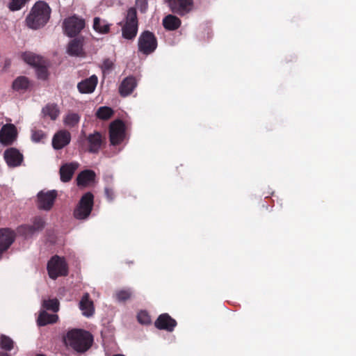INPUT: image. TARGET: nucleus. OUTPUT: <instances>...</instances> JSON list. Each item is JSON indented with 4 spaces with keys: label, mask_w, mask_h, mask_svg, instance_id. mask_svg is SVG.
I'll return each mask as SVG.
<instances>
[{
    "label": "nucleus",
    "mask_w": 356,
    "mask_h": 356,
    "mask_svg": "<svg viewBox=\"0 0 356 356\" xmlns=\"http://www.w3.org/2000/svg\"><path fill=\"white\" fill-rule=\"evenodd\" d=\"M45 138L44 133L41 130H35L32 131L31 138L35 143L40 142Z\"/></svg>",
    "instance_id": "obj_36"
},
{
    "label": "nucleus",
    "mask_w": 356,
    "mask_h": 356,
    "mask_svg": "<svg viewBox=\"0 0 356 356\" xmlns=\"http://www.w3.org/2000/svg\"><path fill=\"white\" fill-rule=\"evenodd\" d=\"M105 195L108 201H112L114 199V193L113 191L108 187H105L104 188Z\"/></svg>",
    "instance_id": "obj_40"
},
{
    "label": "nucleus",
    "mask_w": 356,
    "mask_h": 356,
    "mask_svg": "<svg viewBox=\"0 0 356 356\" xmlns=\"http://www.w3.org/2000/svg\"><path fill=\"white\" fill-rule=\"evenodd\" d=\"M58 319V316L56 314H48L45 310L41 311L38 318V323L40 326H44L49 323H56Z\"/></svg>",
    "instance_id": "obj_22"
},
{
    "label": "nucleus",
    "mask_w": 356,
    "mask_h": 356,
    "mask_svg": "<svg viewBox=\"0 0 356 356\" xmlns=\"http://www.w3.org/2000/svg\"><path fill=\"white\" fill-rule=\"evenodd\" d=\"M113 63L110 59H106L104 60L102 64V69L104 70H111L113 68Z\"/></svg>",
    "instance_id": "obj_39"
},
{
    "label": "nucleus",
    "mask_w": 356,
    "mask_h": 356,
    "mask_svg": "<svg viewBox=\"0 0 356 356\" xmlns=\"http://www.w3.org/2000/svg\"><path fill=\"white\" fill-rule=\"evenodd\" d=\"M47 270L51 279H56L58 276L65 275L67 273L65 260L58 256L53 257L47 264Z\"/></svg>",
    "instance_id": "obj_6"
},
{
    "label": "nucleus",
    "mask_w": 356,
    "mask_h": 356,
    "mask_svg": "<svg viewBox=\"0 0 356 356\" xmlns=\"http://www.w3.org/2000/svg\"><path fill=\"white\" fill-rule=\"evenodd\" d=\"M92 336L82 330H73L67 332L65 339V343L77 352L87 350L92 343Z\"/></svg>",
    "instance_id": "obj_2"
},
{
    "label": "nucleus",
    "mask_w": 356,
    "mask_h": 356,
    "mask_svg": "<svg viewBox=\"0 0 356 356\" xmlns=\"http://www.w3.org/2000/svg\"><path fill=\"white\" fill-rule=\"evenodd\" d=\"M111 24L106 20L102 19L99 17H96L93 19V29L101 34H106L109 32Z\"/></svg>",
    "instance_id": "obj_21"
},
{
    "label": "nucleus",
    "mask_w": 356,
    "mask_h": 356,
    "mask_svg": "<svg viewBox=\"0 0 356 356\" xmlns=\"http://www.w3.org/2000/svg\"><path fill=\"white\" fill-rule=\"evenodd\" d=\"M80 120V116L75 113H70L65 115L63 123L65 126L73 127L76 126Z\"/></svg>",
    "instance_id": "obj_28"
},
{
    "label": "nucleus",
    "mask_w": 356,
    "mask_h": 356,
    "mask_svg": "<svg viewBox=\"0 0 356 356\" xmlns=\"http://www.w3.org/2000/svg\"><path fill=\"white\" fill-rule=\"evenodd\" d=\"M79 309L82 314L86 317H90L94 314L95 308L93 302L90 299V296L86 293L79 302Z\"/></svg>",
    "instance_id": "obj_17"
},
{
    "label": "nucleus",
    "mask_w": 356,
    "mask_h": 356,
    "mask_svg": "<svg viewBox=\"0 0 356 356\" xmlns=\"http://www.w3.org/2000/svg\"><path fill=\"white\" fill-rule=\"evenodd\" d=\"M70 140V133L67 130H60L52 138V146L55 149H60L67 145Z\"/></svg>",
    "instance_id": "obj_12"
},
{
    "label": "nucleus",
    "mask_w": 356,
    "mask_h": 356,
    "mask_svg": "<svg viewBox=\"0 0 356 356\" xmlns=\"http://www.w3.org/2000/svg\"><path fill=\"white\" fill-rule=\"evenodd\" d=\"M138 18L136 10L130 8L127 10L124 23L122 26V35L127 40H133L138 33Z\"/></svg>",
    "instance_id": "obj_3"
},
{
    "label": "nucleus",
    "mask_w": 356,
    "mask_h": 356,
    "mask_svg": "<svg viewBox=\"0 0 356 356\" xmlns=\"http://www.w3.org/2000/svg\"><path fill=\"white\" fill-rule=\"evenodd\" d=\"M111 143L113 145L120 143L124 136V126L121 120H115L110 125Z\"/></svg>",
    "instance_id": "obj_9"
},
{
    "label": "nucleus",
    "mask_w": 356,
    "mask_h": 356,
    "mask_svg": "<svg viewBox=\"0 0 356 356\" xmlns=\"http://www.w3.org/2000/svg\"><path fill=\"white\" fill-rule=\"evenodd\" d=\"M137 86L136 80L133 76L125 78L119 87V92L121 96L126 97L132 93Z\"/></svg>",
    "instance_id": "obj_18"
},
{
    "label": "nucleus",
    "mask_w": 356,
    "mask_h": 356,
    "mask_svg": "<svg viewBox=\"0 0 356 356\" xmlns=\"http://www.w3.org/2000/svg\"><path fill=\"white\" fill-rule=\"evenodd\" d=\"M42 113L52 120H55L59 115L60 111L56 104H47L42 108Z\"/></svg>",
    "instance_id": "obj_24"
},
{
    "label": "nucleus",
    "mask_w": 356,
    "mask_h": 356,
    "mask_svg": "<svg viewBox=\"0 0 356 356\" xmlns=\"http://www.w3.org/2000/svg\"><path fill=\"white\" fill-rule=\"evenodd\" d=\"M16 135V128L13 124H5L0 131V142L6 145H10L15 139Z\"/></svg>",
    "instance_id": "obj_11"
},
{
    "label": "nucleus",
    "mask_w": 356,
    "mask_h": 356,
    "mask_svg": "<svg viewBox=\"0 0 356 356\" xmlns=\"http://www.w3.org/2000/svg\"><path fill=\"white\" fill-rule=\"evenodd\" d=\"M136 4L140 8V10L144 12L147 6V0H136Z\"/></svg>",
    "instance_id": "obj_41"
},
{
    "label": "nucleus",
    "mask_w": 356,
    "mask_h": 356,
    "mask_svg": "<svg viewBox=\"0 0 356 356\" xmlns=\"http://www.w3.org/2000/svg\"><path fill=\"white\" fill-rule=\"evenodd\" d=\"M193 8V0H179V16H183Z\"/></svg>",
    "instance_id": "obj_29"
},
{
    "label": "nucleus",
    "mask_w": 356,
    "mask_h": 356,
    "mask_svg": "<svg viewBox=\"0 0 356 356\" xmlns=\"http://www.w3.org/2000/svg\"><path fill=\"white\" fill-rule=\"evenodd\" d=\"M0 356H10V355L6 353H0Z\"/></svg>",
    "instance_id": "obj_42"
},
{
    "label": "nucleus",
    "mask_w": 356,
    "mask_h": 356,
    "mask_svg": "<svg viewBox=\"0 0 356 356\" xmlns=\"http://www.w3.org/2000/svg\"><path fill=\"white\" fill-rule=\"evenodd\" d=\"M35 71L39 79H45L47 77V70L44 65V61L35 67Z\"/></svg>",
    "instance_id": "obj_33"
},
{
    "label": "nucleus",
    "mask_w": 356,
    "mask_h": 356,
    "mask_svg": "<svg viewBox=\"0 0 356 356\" xmlns=\"http://www.w3.org/2000/svg\"><path fill=\"white\" fill-rule=\"evenodd\" d=\"M98 79L97 76L92 75L88 79L81 81L77 85L79 91L83 94L92 93L97 84Z\"/></svg>",
    "instance_id": "obj_16"
},
{
    "label": "nucleus",
    "mask_w": 356,
    "mask_h": 356,
    "mask_svg": "<svg viewBox=\"0 0 356 356\" xmlns=\"http://www.w3.org/2000/svg\"><path fill=\"white\" fill-rule=\"evenodd\" d=\"M14 342L10 337L1 334L0 337V348L7 351H10L13 348Z\"/></svg>",
    "instance_id": "obj_31"
},
{
    "label": "nucleus",
    "mask_w": 356,
    "mask_h": 356,
    "mask_svg": "<svg viewBox=\"0 0 356 356\" xmlns=\"http://www.w3.org/2000/svg\"><path fill=\"white\" fill-rule=\"evenodd\" d=\"M78 167L79 163L76 162L67 163L61 165L59 170L61 181H70Z\"/></svg>",
    "instance_id": "obj_15"
},
{
    "label": "nucleus",
    "mask_w": 356,
    "mask_h": 356,
    "mask_svg": "<svg viewBox=\"0 0 356 356\" xmlns=\"http://www.w3.org/2000/svg\"><path fill=\"white\" fill-rule=\"evenodd\" d=\"M50 13V8L46 3L37 2L26 17L27 26L32 29H38L43 26L48 22Z\"/></svg>",
    "instance_id": "obj_1"
},
{
    "label": "nucleus",
    "mask_w": 356,
    "mask_h": 356,
    "mask_svg": "<svg viewBox=\"0 0 356 356\" xmlns=\"http://www.w3.org/2000/svg\"><path fill=\"white\" fill-rule=\"evenodd\" d=\"M93 195L90 192L81 197L74 211V216L76 219L83 220L89 216L93 207Z\"/></svg>",
    "instance_id": "obj_4"
},
{
    "label": "nucleus",
    "mask_w": 356,
    "mask_h": 356,
    "mask_svg": "<svg viewBox=\"0 0 356 356\" xmlns=\"http://www.w3.org/2000/svg\"><path fill=\"white\" fill-rule=\"evenodd\" d=\"M88 151L91 153H97L101 149L103 140L102 134L99 132H95L90 134L88 138Z\"/></svg>",
    "instance_id": "obj_19"
},
{
    "label": "nucleus",
    "mask_w": 356,
    "mask_h": 356,
    "mask_svg": "<svg viewBox=\"0 0 356 356\" xmlns=\"http://www.w3.org/2000/svg\"><path fill=\"white\" fill-rule=\"evenodd\" d=\"M67 51L72 56H82L83 54L82 41L77 38L72 40L68 44Z\"/></svg>",
    "instance_id": "obj_20"
},
{
    "label": "nucleus",
    "mask_w": 356,
    "mask_h": 356,
    "mask_svg": "<svg viewBox=\"0 0 356 356\" xmlns=\"http://www.w3.org/2000/svg\"><path fill=\"white\" fill-rule=\"evenodd\" d=\"M115 296L119 301H124L131 297V292L129 290H121L118 291Z\"/></svg>",
    "instance_id": "obj_35"
},
{
    "label": "nucleus",
    "mask_w": 356,
    "mask_h": 356,
    "mask_svg": "<svg viewBox=\"0 0 356 356\" xmlns=\"http://www.w3.org/2000/svg\"><path fill=\"white\" fill-rule=\"evenodd\" d=\"M166 1L172 12L178 11V0H166Z\"/></svg>",
    "instance_id": "obj_38"
},
{
    "label": "nucleus",
    "mask_w": 356,
    "mask_h": 356,
    "mask_svg": "<svg viewBox=\"0 0 356 356\" xmlns=\"http://www.w3.org/2000/svg\"><path fill=\"white\" fill-rule=\"evenodd\" d=\"M156 328L159 330H165L172 331L177 325V322L172 319L168 314H161L154 323Z\"/></svg>",
    "instance_id": "obj_14"
},
{
    "label": "nucleus",
    "mask_w": 356,
    "mask_h": 356,
    "mask_svg": "<svg viewBox=\"0 0 356 356\" xmlns=\"http://www.w3.org/2000/svg\"><path fill=\"white\" fill-rule=\"evenodd\" d=\"M24 60L26 63L35 67L44 62V60L41 57L31 53L24 54Z\"/></svg>",
    "instance_id": "obj_30"
},
{
    "label": "nucleus",
    "mask_w": 356,
    "mask_h": 356,
    "mask_svg": "<svg viewBox=\"0 0 356 356\" xmlns=\"http://www.w3.org/2000/svg\"><path fill=\"white\" fill-rule=\"evenodd\" d=\"M27 1L28 0H12L9 3V8L13 11L19 10L25 5Z\"/></svg>",
    "instance_id": "obj_34"
},
{
    "label": "nucleus",
    "mask_w": 356,
    "mask_h": 356,
    "mask_svg": "<svg viewBox=\"0 0 356 356\" xmlns=\"http://www.w3.org/2000/svg\"><path fill=\"white\" fill-rule=\"evenodd\" d=\"M59 301L56 298L43 300L42 303L43 309L50 310L54 312H57L59 310Z\"/></svg>",
    "instance_id": "obj_27"
},
{
    "label": "nucleus",
    "mask_w": 356,
    "mask_h": 356,
    "mask_svg": "<svg viewBox=\"0 0 356 356\" xmlns=\"http://www.w3.org/2000/svg\"><path fill=\"white\" fill-rule=\"evenodd\" d=\"M3 156L8 165L13 168L20 165L23 161V155L15 148L6 149Z\"/></svg>",
    "instance_id": "obj_13"
},
{
    "label": "nucleus",
    "mask_w": 356,
    "mask_h": 356,
    "mask_svg": "<svg viewBox=\"0 0 356 356\" xmlns=\"http://www.w3.org/2000/svg\"><path fill=\"white\" fill-rule=\"evenodd\" d=\"M84 26V19L75 15L65 19L63 22L65 33L69 37H74L79 34Z\"/></svg>",
    "instance_id": "obj_7"
},
{
    "label": "nucleus",
    "mask_w": 356,
    "mask_h": 356,
    "mask_svg": "<svg viewBox=\"0 0 356 356\" xmlns=\"http://www.w3.org/2000/svg\"><path fill=\"white\" fill-rule=\"evenodd\" d=\"M29 87V81L26 76H19L13 83V88L17 91L26 90Z\"/></svg>",
    "instance_id": "obj_25"
},
{
    "label": "nucleus",
    "mask_w": 356,
    "mask_h": 356,
    "mask_svg": "<svg viewBox=\"0 0 356 356\" xmlns=\"http://www.w3.org/2000/svg\"><path fill=\"white\" fill-rule=\"evenodd\" d=\"M138 320L142 324H147L150 322V317L145 312H140L138 314Z\"/></svg>",
    "instance_id": "obj_37"
},
{
    "label": "nucleus",
    "mask_w": 356,
    "mask_h": 356,
    "mask_svg": "<svg viewBox=\"0 0 356 356\" xmlns=\"http://www.w3.org/2000/svg\"><path fill=\"white\" fill-rule=\"evenodd\" d=\"M113 356H124V355H121V354H116V355H114Z\"/></svg>",
    "instance_id": "obj_43"
},
{
    "label": "nucleus",
    "mask_w": 356,
    "mask_h": 356,
    "mask_svg": "<svg viewBox=\"0 0 356 356\" xmlns=\"http://www.w3.org/2000/svg\"><path fill=\"white\" fill-rule=\"evenodd\" d=\"M163 25L167 30H175L178 28V19L175 16L168 15L163 19Z\"/></svg>",
    "instance_id": "obj_26"
},
{
    "label": "nucleus",
    "mask_w": 356,
    "mask_h": 356,
    "mask_svg": "<svg viewBox=\"0 0 356 356\" xmlns=\"http://www.w3.org/2000/svg\"><path fill=\"white\" fill-rule=\"evenodd\" d=\"M95 173L92 170H86L81 172L76 178L78 185H86L95 179Z\"/></svg>",
    "instance_id": "obj_23"
},
{
    "label": "nucleus",
    "mask_w": 356,
    "mask_h": 356,
    "mask_svg": "<svg viewBox=\"0 0 356 356\" xmlns=\"http://www.w3.org/2000/svg\"><path fill=\"white\" fill-rule=\"evenodd\" d=\"M113 112V110L108 106H101L98 108L96 115L102 120H107L111 117Z\"/></svg>",
    "instance_id": "obj_32"
},
{
    "label": "nucleus",
    "mask_w": 356,
    "mask_h": 356,
    "mask_svg": "<svg viewBox=\"0 0 356 356\" xmlns=\"http://www.w3.org/2000/svg\"><path fill=\"white\" fill-rule=\"evenodd\" d=\"M57 197V191L55 190L40 191L38 193V208L40 210L49 211Z\"/></svg>",
    "instance_id": "obj_8"
},
{
    "label": "nucleus",
    "mask_w": 356,
    "mask_h": 356,
    "mask_svg": "<svg viewBox=\"0 0 356 356\" xmlns=\"http://www.w3.org/2000/svg\"><path fill=\"white\" fill-rule=\"evenodd\" d=\"M44 227V222L40 217H36L33 220L32 225H22L18 228V232L24 235L26 237L31 236L35 232L40 231Z\"/></svg>",
    "instance_id": "obj_10"
},
{
    "label": "nucleus",
    "mask_w": 356,
    "mask_h": 356,
    "mask_svg": "<svg viewBox=\"0 0 356 356\" xmlns=\"http://www.w3.org/2000/svg\"><path fill=\"white\" fill-rule=\"evenodd\" d=\"M138 51L145 55L153 53L157 47V40L154 35L149 31L143 32L138 38Z\"/></svg>",
    "instance_id": "obj_5"
}]
</instances>
